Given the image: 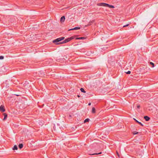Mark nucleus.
Segmentation results:
<instances>
[{
  "mask_svg": "<svg viewBox=\"0 0 158 158\" xmlns=\"http://www.w3.org/2000/svg\"><path fill=\"white\" fill-rule=\"evenodd\" d=\"M97 5L98 6H107L111 8H114V6L113 5H110L107 3H97Z\"/></svg>",
  "mask_w": 158,
  "mask_h": 158,
  "instance_id": "1",
  "label": "nucleus"
},
{
  "mask_svg": "<svg viewBox=\"0 0 158 158\" xmlns=\"http://www.w3.org/2000/svg\"><path fill=\"white\" fill-rule=\"evenodd\" d=\"M74 38V37L73 36H72L70 38H68L67 39H66L64 40H63V41L59 42L58 43L56 44L58 45L60 44H64L66 43H67L69 42L71 40H73Z\"/></svg>",
  "mask_w": 158,
  "mask_h": 158,
  "instance_id": "2",
  "label": "nucleus"
},
{
  "mask_svg": "<svg viewBox=\"0 0 158 158\" xmlns=\"http://www.w3.org/2000/svg\"><path fill=\"white\" fill-rule=\"evenodd\" d=\"M64 38H65L64 37L58 38L53 40V43H55V44H56V43H59L58 42H60V41L62 40H63L64 39Z\"/></svg>",
  "mask_w": 158,
  "mask_h": 158,
  "instance_id": "3",
  "label": "nucleus"
},
{
  "mask_svg": "<svg viewBox=\"0 0 158 158\" xmlns=\"http://www.w3.org/2000/svg\"><path fill=\"white\" fill-rule=\"evenodd\" d=\"M5 109L4 108V106L3 105H2L0 107V111L2 112H4L5 111Z\"/></svg>",
  "mask_w": 158,
  "mask_h": 158,
  "instance_id": "4",
  "label": "nucleus"
},
{
  "mask_svg": "<svg viewBox=\"0 0 158 158\" xmlns=\"http://www.w3.org/2000/svg\"><path fill=\"white\" fill-rule=\"evenodd\" d=\"M65 19V17L64 16H62V17H61L60 19V21L61 22H64Z\"/></svg>",
  "mask_w": 158,
  "mask_h": 158,
  "instance_id": "5",
  "label": "nucleus"
},
{
  "mask_svg": "<svg viewBox=\"0 0 158 158\" xmlns=\"http://www.w3.org/2000/svg\"><path fill=\"white\" fill-rule=\"evenodd\" d=\"M80 29V27H75L71 29L68 30V31H71V30H77Z\"/></svg>",
  "mask_w": 158,
  "mask_h": 158,
  "instance_id": "6",
  "label": "nucleus"
},
{
  "mask_svg": "<svg viewBox=\"0 0 158 158\" xmlns=\"http://www.w3.org/2000/svg\"><path fill=\"white\" fill-rule=\"evenodd\" d=\"M144 118L146 121H148L150 119V118L147 116H144Z\"/></svg>",
  "mask_w": 158,
  "mask_h": 158,
  "instance_id": "7",
  "label": "nucleus"
},
{
  "mask_svg": "<svg viewBox=\"0 0 158 158\" xmlns=\"http://www.w3.org/2000/svg\"><path fill=\"white\" fill-rule=\"evenodd\" d=\"M134 120L135 121L138 123V124L142 126H143V125L141 123L139 122L138 120H136L135 118H133Z\"/></svg>",
  "mask_w": 158,
  "mask_h": 158,
  "instance_id": "8",
  "label": "nucleus"
},
{
  "mask_svg": "<svg viewBox=\"0 0 158 158\" xmlns=\"http://www.w3.org/2000/svg\"><path fill=\"white\" fill-rule=\"evenodd\" d=\"M3 115L4 116V118L3 119V120H5L7 118V114H6V113H3Z\"/></svg>",
  "mask_w": 158,
  "mask_h": 158,
  "instance_id": "9",
  "label": "nucleus"
},
{
  "mask_svg": "<svg viewBox=\"0 0 158 158\" xmlns=\"http://www.w3.org/2000/svg\"><path fill=\"white\" fill-rule=\"evenodd\" d=\"M85 39V38L84 37L77 38H76V40H84Z\"/></svg>",
  "mask_w": 158,
  "mask_h": 158,
  "instance_id": "10",
  "label": "nucleus"
},
{
  "mask_svg": "<svg viewBox=\"0 0 158 158\" xmlns=\"http://www.w3.org/2000/svg\"><path fill=\"white\" fill-rule=\"evenodd\" d=\"M18 149L17 146L16 145H15L14 146L13 148V150H17Z\"/></svg>",
  "mask_w": 158,
  "mask_h": 158,
  "instance_id": "11",
  "label": "nucleus"
},
{
  "mask_svg": "<svg viewBox=\"0 0 158 158\" xmlns=\"http://www.w3.org/2000/svg\"><path fill=\"white\" fill-rule=\"evenodd\" d=\"M23 144L22 143H21V144H20L19 145V148L21 149V148H23Z\"/></svg>",
  "mask_w": 158,
  "mask_h": 158,
  "instance_id": "12",
  "label": "nucleus"
},
{
  "mask_svg": "<svg viewBox=\"0 0 158 158\" xmlns=\"http://www.w3.org/2000/svg\"><path fill=\"white\" fill-rule=\"evenodd\" d=\"M80 90L82 92L85 93L86 92L84 90L83 88H81L80 89Z\"/></svg>",
  "mask_w": 158,
  "mask_h": 158,
  "instance_id": "13",
  "label": "nucleus"
},
{
  "mask_svg": "<svg viewBox=\"0 0 158 158\" xmlns=\"http://www.w3.org/2000/svg\"><path fill=\"white\" fill-rule=\"evenodd\" d=\"M92 112L93 113H95V109L94 107L92 108Z\"/></svg>",
  "mask_w": 158,
  "mask_h": 158,
  "instance_id": "14",
  "label": "nucleus"
},
{
  "mask_svg": "<svg viewBox=\"0 0 158 158\" xmlns=\"http://www.w3.org/2000/svg\"><path fill=\"white\" fill-rule=\"evenodd\" d=\"M94 20L90 22L87 25V26H90V25H91V23H94Z\"/></svg>",
  "mask_w": 158,
  "mask_h": 158,
  "instance_id": "15",
  "label": "nucleus"
},
{
  "mask_svg": "<svg viewBox=\"0 0 158 158\" xmlns=\"http://www.w3.org/2000/svg\"><path fill=\"white\" fill-rule=\"evenodd\" d=\"M89 119L88 118H87L85 120H84V122L85 123H86V122H89Z\"/></svg>",
  "mask_w": 158,
  "mask_h": 158,
  "instance_id": "16",
  "label": "nucleus"
},
{
  "mask_svg": "<svg viewBox=\"0 0 158 158\" xmlns=\"http://www.w3.org/2000/svg\"><path fill=\"white\" fill-rule=\"evenodd\" d=\"M150 64L152 65V67L153 68L154 67V63H153V62H150Z\"/></svg>",
  "mask_w": 158,
  "mask_h": 158,
  "instance_id": "17",
  "label": "nucleus"
},
{
  "mask_svg": "<svg viewBox=\"0 0 158 158\" xmlns=\"http://www.w3.org/2000/svg\"><path fill=\"white\" fill-rule=\"evenodd\" d=\"M138 133V132H136V131H134L133 132V134L134 135H136Z\"/></svg>",
  "mask_w": 158,
  "mask_h": 158,
  "instance_id": "18",
  "label": "nucleus"
},
{
  "mask_svg": "<svg viewBox=\"0 0 158 158\" xmlns=\"http://www.w3.org/2000/svg\"><path fill=\"white\" fill-rule=\"evenodd\" d=\"M4 56H0V60H2L3 59Z\"/></svg>",
  "mask_w": 158,
  "mask_h": 158,
  "instance_id": "19",
  "label": "nucleus"
},
{
  "mask_svg": "<svg viewBox=\"0 0 158 158\" xmlns=\"http://www.w3.org/2000/svg\"><path fill=\"white\" fill-rule=\"evenodd\" d=\"M131 73V72L130 71H128L127 72H126V73L127 74H130Z\"/></svg>",
  "mask_w": 158,
  "mask_h": 158,
  "instance_id": "20",
  "label": "nucleus"
},
{
  "mask_svg": "<svg viewBox=\"0 0 158 158\" xmlns=\"http://www.w3.org/2000/svg\"><path fill=\"white\" fill-rule=\"evenodd\" d=\"M129 24H127V25H124V26H123V27H127V26H129Z\"/></svg>",
  "mask_w": 158,
  "mask_h": 158,
  "instance_id": "21",
  "label": "nucleus"
},
{
  "mask_svg": "<svg viewBox=\"0 0 158 158\" xmlns=\"http://www.w3.org/2000/svg\"><path fill=\"white\" fill-rule=\"evenodd\" d=\"M46 64H49L48 60H47V61H46Z\"/></svg>",
  "mask_w": 158,
  "mask_h": 158,
  "instance_id": "22",
  "label": "nucleus"
},
{
  "mask_svg": "<svg viewBox=\"0 0 158 158\" xmlns=\"http://www.w3.org/2000/svg\"><path fill=\"white\" fill-rule=\"evenodd\" d=\"M137 107L139 109L140 107V106L139 105H137Z\"/></svg>",
  "mask_w": 158,
  "mask_h": 158,
  "instance_id": "23",
  "label": "nucleus"
},
{
  "mask_svg": "<svg viewBox=\"0 0 158 158\" xmlns=\"http://www.w3.org/2000/svg\"><path fill=\"white\" fill-rule=\"evenodd\" d=\"M102 153L101 152H100V153H96V154H101ZM93 155H94V154H93Z\"/></svg>",
  "mask_w": 158,
  "mask_h": 158,
  "instance_id": "24",
  "label": "nucleus"
},
{
  "mask_svg": "<svg viewBox=\"0 0 158 158\" xmlns=\"http://www.w3.org/2000/svg\"><path fill=\"white\" fill-rule=\"evenodd\" d=\"M91 105V103L90 102H89L88 103L89 106H90V105Z\"/></svg>",
  "mask_w": 158,
  "mask_h": 158,
  "instance_id": "25",
  "label": "nucleus"
},
{
  "mask_svg": "<svg viewBox=\"0 0 158 158\" xmlns=\"http://www.w3.org/2000/svg\"><path fill=\"white\" fill-rule=\"evenodd\" d=\"M77 96H78V97H80V96H79V95H78Z\"/></svg>",
  "mask_w": 158,
  "mask_h": 158,
  "instance_id": "26",
  "label": "nucleus"
}]
</instances>
